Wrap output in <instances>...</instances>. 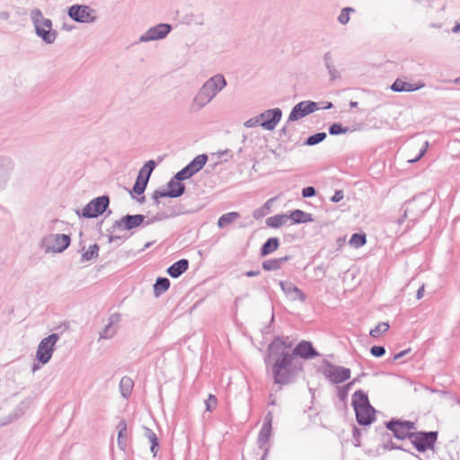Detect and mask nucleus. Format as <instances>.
Here are the masks:
<instances>
[{
    "label": "nucleus",
    "instance_id": "1",
    "mask_svg": "<svg viewBox=\"0 0 460 460\" xmlns=\"http://www.w3.org/2000/svg\"><path fill=\"white\" fill-rule=\"evenodd\" d=\"M291 352V341L288 338H275L269 345L266 364L279 386L295 383L304 373L302 360Z\"/></svg>",
    "mask_w": 460,
    "mask_h": 460
},
{
    "label": "nucleus",
    "instance_id": "2",
    "mask_svg": "<svg viewBox=\"0 0 460 460\" xmlns=\"http://www.w3.org/2000/svg\"><path fill=\"white\" fill-rule=\"evenodd\" d=\"M352 406L360 425H369L376 419V411L371 406L367 395L361 390L352 395Z\"/></svg>",
    "mask_w": 460,
    "mask_h": 460
},
{
    "label": "nucleus",
    "instance_id": "3",
    "mask_svg": "<svg viewBox=\"0 0 460 460\" xmlns=\"http://www.w3.org/2000/svg\"><path fill=\"white\" fill-rule=\"evenodd\" d=\"M272 421L273 417L272 414L270 412L267 414L263 426L259 433L258 438H257V446L258 448L261 451V460H265L269 451H270V438L271 437L272 433Z\"/></svg>",
    "mask_w": 460,
    "mask_h": 460
},
{
    "label": "nucleus",
    "instance_id": "4",
    "mask_svg": "<svg viewBox=\"0 0 460 460\" xmlns=\"http://www.w3.org/2000/svg\"><path fill=\"white\" fill-rule=\"evenodd\" d=\"M58 340V336L57 334H51L40 342L36 352V358L42 364L49 362L52 357L54 346Z\"/></svg>",
    "mask_w": 460,
    "mask_h": 460
},
{
    "label": "nucleus",
    "instance_id": "5",
    "mask_svg": "<svg viewBox=\"0 0 460 460\" xmlns=\"http://www.w3.org/2000/svg\"><path fill=\"white\" fill-rule=\"evenodd\" d=\"M208 161L206 155H199L175 176L178 180H186L203 168Z\"/></svg>",
    "mask_w": 460,
    "mask_h": 460
},
{
    "label": "nucleus",
    "instance_id": "6",
    "mask_svg": "<svg viewBox=\"0 0 460 460\" xmlns=\"http://www.w3.org/2000/svg\"><path fill=\"white\" fill-rule=\"evenodd\" d=\"M154 168H155V162L150 160L139 171L137 179L133 187V191L137 195H140L144 192Z\"/></svg>",
    "mask_w": 460,
    "mask_h": 460
},
{
    "label": "nucleus",
    "instance_id": "7",
    "mask_svg": "<svg viewBox=\"0 0 460 460\" xmlns=\"http://www.w3.org/2000/svg\"><path fill=\"white\" fill-rule=\"evenodd\" d=\"M69 16L79 22H92L94 21V11L87 5H73L68 11Z\"/></svg>",
    "mask_w": 460,
    "mask_h": 460
},
{
    "label": "nucleus",
    "instance_id": "8",
    "mask_svg": "<svg viewBox=\"0 0 460 460\" xmlns=\"http://www.w3.org/2000/svg\"><path fill=\"white\" fill-rule=\"evenodd\" d=\"M109 205L107 197H99L92 200L84 209L83 216L85 217H95L102 214Z\"/></svg>",
    "mask_w": 460,
    "mask_h": 460
},
{
    "label": "nucleus",
    "instance_id": "9",
    "mask_svg": "<svg viewBox=\"0 0 460 460\" xmlns=\"http://www.w3.org/2000/svg\"><path fill=\"white\" fill-rule=\"evenodd\" d=\"M47 251L61 252L70 244V237L65 234H51L46 238Z\"/></svg>",
    "mask_w": 460,
    "mask_h": 460
},
{
    "label": "nucleus",
    "instance_id": "10",
    "mask_svg": "<svg viewBox=\"0 0 460 460\" xmlns=\"http://www.w3.org/2000/svg\"><path fill=\"white\" fill-rule=\"evenodd\" d=\"M318 109L317 103L310 101L297 103L290 112L288 120H298Z\"/></svg>",
    "mask_w": 460,
    "mask_h": 460
},
{
    "label": "nucleus",
    "instance_id": "11",
    "mask_svg": "<svg viewBox=\"0 0 460 460\" xmlns=\"http://www.w3.org/2000/svg\"><path fill=\"white\" fill-rule=\"evenodd\" d=\"M291 350L294 358L298 359H310L318 355L312 343L306 341H300L296 347L291 341Z\"/></svg>",
    "mask_w": 460,
    "mask_h": 460
},
{
    "label": "nucleus",
    "instance_id": "12",
    "mask_svg": "<svg viewBox=\"0 0 460 460\" xmlns=\"http://www.w3.org/2000/svg\"><path fill=\"white\" fill-rule=\"evenodd\" d=\"M279 109L268 110L259 116L261 126L267 130H273L281 119Z\"/></svg>",
    "mask_w": 460,
    "mask_h": 460
},
{
    "label": "nucleus",
    "instance_id": "13",
    "mask_svg": "<svg viewBox=\"0 0 460 460\" xmlns=\"http://www.w3.org/2000/svg\"><path fill=\"white\" fill-rule=\"evenodd\" d=\"M387 427L391 431H393L394 436L400 439H404L406 438H410V436L413 433L412 430L414 429L413 423L399 420L391 421Z\"/></svg>",
    "mask_w": 460,
    "mask_h": 460
},
{
    "label": "nucleus",
    "instance_id": "14",
    "mask_svg": "<svg viewBox=\"0 0 460 460\" xmlns=\"http://www.w3.org/2000/svg\"><path fill=\"white\" fill-rule=\"evenodd\" d=\"M409 439L420 452H423L431 447V433L413 432Z\"/></svg>",
    "mask_w": 460,
    "mask_h": 460
},
{
    "label": "nucleus",
    "instance_id": "15",
    "mask_svg": "<svg viewBox=\"0 0 460 460\" xmlns=\"http://www.w3.org/2000/svg\"><path fill=\"white\" fill-rule=\"evenodd\" d=\"M326 376L334 384L343 383L350 377V370L342 367H330Z\"/></svg>",
    "mask_w": 460,
    "mask_h": 460
},
{
    "label": "nucleus",
    "instance_id": "16",
    "mask_svg": "<svg viewBox=\"0 0 460 460\" xmlns=\"http://www.w3.org/2000/svg\"><path fill=\"white\" fill-rule=\"evenodd\" d=\"M171 31V26L160 23L151 29L141 38L142 40H156L164 38Z\"/></svg>",
    "mask_w": 460,
    "mask_h": 460
},
{
    "label": "nucleus",
    "instance_id": "17",
    "mask_svg": "<svg viewBox=\"0 0 460 460\" xmlns=\"http://www.w3.org/2000/svg\"><path fill=\"white\" fill-rule=\"evenodd\" d=\"M427 147L428 142L412 143L408 146V149L405 154V158L409 163H414L423 155V154L427 150Z\"/></svg>",
    "mask_w": 460,
    "mask_h": 460
},
{
    "label": "nucleus",
    "instance_id": "18",
    "mask_svg": "<svg viewBox=\"0 0 460 460\" xmlns=\"http://www.w3.org/2000/svg\"><path fill=\"white\" fill-rule=\"evenodd\" d=\"M424 86L421 82H410L403 78H397L391 86L394 92H413Z\"/></svg>",
    "mask_w": 460,
    "mask_h": 460
},
{
    "label": "nucleus",
    "instance_id": "19",
    "mask_svg": "<svg viewBox=\"0 0 460 460\" xmlns=\"http://www.w3.org/2000/svg\"><path fill=\"white\" fill-rule=\"evenodd\" d=\"M213 98L214 96L212 93L206 89V87L203 85L193 100V103L191 106L192 111H198L201 109L207 103H208Z\"/></svg>",
    "mask_w": 460,
    "mask_h": 460
},
{
    "label": "nucleus",
    "instance_id": "20",
    "mask_svg": "<svg viewBox=\"0 0 460 460\" xmlns=\"http://www.w3.org/2000/svg\"><path fill=\"white\" fill-rule=\"evenodd\" d=\"M177 178L176 181H171L168 184V190L165 192H156V195L172 198L181 196L184 191V185Z\"/></svg>",
    "mask_w": 460,
    "mask_h": 460
},
{
    "label": "nucleus",
    "instance_id": "21",
    "mask_svg": "<svg viewBox=\"0 0 460 460\" xmlns=\"http://www.w3.org/2000/svg\"><path fill=\"white\" fill-rule=\"evenodd\" d=\"M204 86L211 92L215 97L216 94L226 86V80L223 75H217L207 81Z\"/></svg>",
    "mask_w": 460,
    "mask_h": 460
},
{
    "label": "nucleus",
    "instance_id": "22",
    "mask_svg": "<svg viewBox=\"0 0 460 460\" xmlns=\"http://www.w3.org/2000/svg\"><path fill=\"white\" fill-rule=\"evenodd\" d=\"M37 33L42 39L50 43L55 40V33L51 31V22L49 20L44 21L41 24L36 25Z\"/></svg>",
    "mask_w": 460,
    "mask_h": 460
},
{
    "label": "nucleus",
    "instance_id": "23",
    "mask_svg": "<svg viewBox=\"0 0 460 460\" xmlns=\"http://www.w3.org/2000/svg\"><path fill=\"white\" fill-rule=\"evenodd\" d=\"M188 268L189 261L186 259H181L169 267L167 272L172 278H178L184 273Z\"/></svg>",
    "mask_w": 460,
    "mask_h": 460
},
{
    "label": "nucleus",
    "instance_id": "24",
    "mask_svg": "<svg viewBox=\"0 0 460 460\" xmlns=\"http://www.w3.org/2000/svg\"><path fill=\"white\" fill-rule=\"evenodd\" d=\"M288 216V220L290 219L292 224L307 223L313 220L310 214L305 213L300 209H295L291 211Z\"/></svg>",
    "mask_w": 460,
    "mask_h": 460
},
{
    "label": "nucleus",
    "instance_id": "25",
    "mask_svg": "<svg viewBox=\"0 0 460 460\" xmlns=\"http://www.w3.org/2000/svg\"><path fill=\"white\" fill-rule=\"evenodd\" d=\"M288 216L285 214L270 217L266 219V225L272 228H279L288 223Z\"/></svg>",
    "mask_w": 460,
    "mask_h": 460
},
{
    "label": "nucleus",
    "instance_id": "26",
    "mask_svg": "<svg viewBox=\"0 0 460 460\" xmlns=\"http://www.w3.org/2000/svg\"><path fill=\"white\" fill-rule=\"evenodd\" d=\"M144 221V217L142 215H135V216H127L123 217L122 223L126 229H132L140 226Z\"/></svg>",
    "mask_w": 460,
    "mask_h": 460
},
{
    "label": "nucleus",
    "instance_id": "27",
    "mask_svg": "<svg viewBox=\"0 0 460 460\" xmlns=\"http://www.w3.org/2000/svg\"><path fill=\"white\" fill-rule=\"evenodd\" d=\"M284 291L286 294L289 296L292 300H299L304 301L305 300V295L303 292L298 289L296 287L288 285L287 288L283 287Z\"/></svg>",
    "mask_w": 460,
    "mask_h": 460
},
{
    "label": "nucleus",
    "instance_id": "28",
    "mask_svg": "<svg viewBox=\"0 0 460 460\" xmlns=\"http://www.w3.org/2000/svg\"><path fill=\"white\" fill-rule=\"evenodd\" d=\"M239 217H240V215L237 212H229V213L224 214L223 216H221L219 217L217 226L220 228L225 227L226 226H228L231 223H233L234 221H235L236 219H238Z\"/></svg>",
    "mask_w": 460,
    "mask_h": 460
},
{
    "label": "nucleus",
    "instance_id": "29",
    "mask_svg": "<svg viewBox=\"0 0 460 460\" xmlns=\"http://www.w3.org/2000/svg\"><path fill=\"white\" fill-rule=\"evenodd\" d=\"M170 280L166 278H159L157 279L155 286H154V291L156 296H160L162 293L168 290L170 288Z\"/></svg>",
    "mask_w": 460,
    "mask_h": 460
},
{
    "label": "nucleus",
    "instance_id": "30",
    "mask_svg": "<svg viewBox=\"0 0 460 460\" xmlns=\"http://www.w3.org/2000/svg\"><path fill=\"white\" fill-rule=\"evenodd\" d=\"M279 248V240L277 238H270L262 246V255H268Z\"/></svg>",
    "mask_w": 460,
    "mask_h": 460
},
{
    "label": "nucleus",
    "instance_id": "31",
    "mask_svg": "<svg viewBox=\"0 0 460 460\" xmlns=\"http://www.w3.org/2000/svg\"><path fill=\"white\" fill-rule=\"evenodd\" d=\"M389 323L386 322L379 323L374 329L370 331V335L378 338L389 330Z\"/></svg>",
    "mask_w": 460,
    "mask_h": 460
},
{
    "label": "nucleus",
    "instance_id": "32",
    "mask_svg": "<svg viewBox=\"0 0 460 460\" xmlns=\"http://www.w3.org/2000/svg\"><path fill=\"white\" fill-rule=\"evenodd\" d=\"M366 235L361 234H354L349 239V245L354 248H359L366 243Z\"/></svg>",
    "mask_w": 460,
    "mask_h": 460
},
{
    "label": "nucleus",
    "instance_id": "33",
    "mask_svg": "<svg viewBox=\"0 0 460 460\" xmlns=\"http://www.w3.org/2000/svg\"><path fill=\"white\" fill-rule=\"evenodd\" d=\"M133 388V381L129 377H123L120 381V389L122 394L127 396L129 394Z\"/></svg>",
    "mask_w": 460,
    "mask_h": 460
},
{
    "label": "nucleus",
    "instance_id": "34",
    "mask_svg": "<svg viewBox=\"0 0 460 460\" xmlns=\"http://www.w3.org/2000/svg\"><path fill=\"white\" fill-rule=\"evenodd\" d=\"M282 259L269 260L262 263V267L265 270H278L280 267Z\"/></svg>",
    "mask_w": 460,
    "mask_h": 460
},
{
    "label": "nucleus",
    "instance_id": "35",
    "mask_svg": "<svg viewBox=\"0 0 460 460\" xmlns=\"http://www.w3.org/2000/svg\"><path fill=\"white\" fill-rule=\"evenodd\" d=\"M354 12V9L350 7H346L341 10V14L339 15V22L341 24H346L349 21V13Z\"/></svg>",
    "mask_w": 460,
    "mask_h": 460
},
{
    "label": "nucleus",
    "instance_id": "36",
    "mask_svg": "<svg viewBox=\"0 0 460 460\" xmlns=\"http://www.w3.org/2000/svg\"><path fill=\"white\" fill-rule=\"evenodd\" d=\"M325 137H326V134L325 133H323H323H317V134H314V135L311 136L310 137H308V139L306 141V144L310 145V146H313V145L320 143Z\"/></svg>",
    "mask_w": 460,
    "mask_h": 460
},
{
    "label": "nucleus",
    "instance_id": "37",
    "mask_svg": "<svg viewBox=\"0 0 460 460\" xmlns=\"http://www.w3.org/2000/svg\"><path fill=\"white\" fill-rule=\"evenodd\" d=\"M206 410L208 411H212L216 409L217 405V399L214 394H209L207 401L205 402Z\"/></svg>",
    "mask_w": 460,
    "mask_h": 460
},
{
    "label": "nucleus",
    "instance_id": "38",
    "mask_svg": "<svg viewBox=\"0 0 460 460\" xmlns=\"http://www.w3.org/2000/svg\"><path fill=\"white\" fill-rule=\"evenodd\" d=\"M97 254H98V246L96 244H93V245L90 246L89 250L86 251L83 256L85 260H91L92 258L97 256Z\"/></svg>",
    "mask_w": 460,
    "mask_h": 460
},
{
    "label": "nucleus",
    "instance_id": "39",
    "mask_svg": "<svg viewBox=\"0 0 460 460\" xmlns=\"http://www.w3.org/2000/svg\"><path fill=\"white\" fill-rule=\"evenodd\" d=\"M119 442L120 443V440L122 438H126V432H127V424L124 420H121L119 423Z\"/></svg>",
    "mask_w": 460,
    "mask_h": 460
},
{
    "label": "nucleus",
    "instance_id": "40",
    "mask_svg": "<svg viewBox=\"0 0 460 460\" xmlns=\"http://www.w3.org/2000/svg\"><path fill=\"white\" fill-rule=\"evenodd\" d=\"M370 352L375 357H381L385 354V349L382 346H373L370 349Z\"/></svg>",
    "mask_w": 460,
    "mask_h": 460
},
{
    "label": "nucleus",
    "instance_id": "41",
    "mask_svg": "<svg viewBox=\"0 0 460 460\" xmlns=\"http://www.w3.org/2000/svg\"><path fill=\"white\" fill-rule=\"evenodd\" d=\"M147 433H148V438H149L150 442L152 443L151 450H152V452H155V448L156 447H158L155 434L154 432H152L151 430H147ZM154 454L155 455V453H154Z\"/></svg>",
    "mask_w": 460,
    "mask_h": 460
},
{
    "label": "nucleus",
    "instance_id": "42",
    "mask_svg": "<svg viewBox=\"0 0 460 460\" xmlns=\"http://www.w3.org/2000/svg\"><path fill=\"white\" fill-rule=\"evenodd\" d=\"M345 129L342 128L341 125L340 124H333L330 128V133L332 135H338L341 133H344Z\"/></svg>",
    "mask_w": 460,
    "mask_h": 460
},
{
    "label": "nucleus",
    "instance_id": "43",
    "mask_svg": "<svg viewBox=\"0 0 460 460\" xmlns=\"http://www.w3.org/2000/svg\"><path fill=\"white\" fill-rule=\"evenodd\" d=\"M302 194H303V197H305V198L313 197L315 194L314 188L306 187V188L303 189Z\"/></svg>",
    "mask_w": 460,
    "mask_h": 460
},
{
    "label": "nucleus",
    "instance_id": "44",
    "mask_svg": "<svg viewBox=\"0 0 460 460\" xmlns=\"http://www.w3.org/2000/svg\"><path fill=\"white\" fill-rule=\"evenodd\" d=\"M261 125V121H260V119L259 117L257 118H254V119H251L249 120H247L244 125L247 127V128H252V127H255L257 125Z\"/></svg>",
    "mask_w": 460,
    "mask_h": 460
},
{
    "label": "nucleus",
    "instance_id": "45",
    "mask_svg": "<svg viewBox=\"0 0 460 460\" xmlns=\"http://www.w3.org/2000/svg\"><path fill=\"white\" fill-rule=\"evenodd\" d=\"M343 199V192L341 190H338L332 198V201L339 202Z\"/></svg>",
    "mask_w": 460,
    "mask_h": 460
},
{
    "label": "nucleus",
    "instance_id": "46",
    "mask_svg": "<svg viewBox=\"0 0 460 460\" xmlns=\"http://www.w3.org/2000/svg\"><path fill=\"white\" fill-rule=\"evenodd\" d=\"M351 385H352V383H349V384L346 385L342 388V390H341V399H342V400H344V399H345V397L347 396V393H348V391H349V387L351 386Z\"/></svg>",
    "mask_w": 460,
    "mask_h": 460
},
{
    "label": "nucleus",
    "instance_id": "47",
    "mask_svg": "<svg viewBox=\"0 0 460 460\" xmlns=\"http://www.w3.org/2000/svg\"><path fill=\"white\" fill-rule=\"evenodd\" d=\"M406 352H407V350H403V351H401V352H399V353L395 354V355H394V360L399 359V358H402L404 354H406Z\"/></svg>",
    "mask_w": 460,
    "mask_h": 460
},
{
    "label": "nucleus",
    "instance_id": "48",
    "mask_svg": "<svg viewBox=\"0 0 460 460\" xmlns=\"http://www.w3.org/2000/svg\"><path fill=\"white\" fill-rule=\"evenodd\" d=\"M460 31V22L459 23H456L453 28H452V32L453 33H458Z\"/></svg>",
    "mask_w": 460,
    "mask_h": 460
},
{
    "label": "nucleus",
    "instance_id": "49",
    "mask_svg": "<svg viewBox=\"0 0 460 460\" xmlns=\"http://www.w3.org/2000/svg\"><path fill=\"white\" fill-rule=\"evenodd\" d=\"M423 292H424V288L421 287L419 290H418V293H417V298L420 299L423 296Z\"/></svg>",
    "mask_w": 460,
    "mask_h": 460
},
{
    "label": "nucleus",
    "instance_id": "50",
    "mask_svg": "<svg viewBox=\"0 0 460 460\" xmlns=\"http://www.w3.org/2000/svg\"><path fill=\"white\" fill-rule=\"evenodd\" d=\"M259 274V271H248L246 273V276L248 277H253V276H257Z\"/></svg>",
    "mask_w": 460,
    "mask_h": 460
},
{
    "label": "nucleus",
    "instance_id": "51",
    "mask_svg": "<svg viewBox=\"0 0 460 460\" xmlns=\"http://www.w3.org/2000/svg\"><path fill=\"white\" fill-rule=\"evenodd\" d=\"M449 82H451V83H455V84H460V76H459V77H456V78H455V79H453V80H450Z\"/></svg>",
    "mask_w": 460,
    "mask_h": 460
},
{
    "label": "nucleus",
    "instance_id": "52",
    "mask_svg": "<svg viewBox=\"0 0 460 460\" xmlns=\"http://www.w3.org/2000/svg\"><path fill=\"white\" fill-rule=\"evenodd\" d=\"M437 438H438V432L433 431V445L436 443Z\"/></svg>",
    "mask_w": 460,
    "mask_h": 460
}]
</instances>
